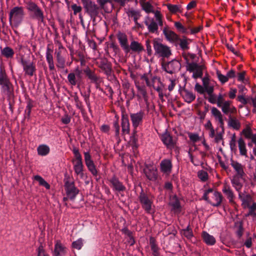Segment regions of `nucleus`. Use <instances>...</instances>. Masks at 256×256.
I'll use <instances>...</instances> for the list:
<instances>
[{
	"instance_id": "1",
	"label": "nucleus",
	"mask_w": 256,
	"mask_h": 256,
	"mask_svg": "<svg viewBox=\"0 0 256 256\" xmlns=\"http://www.w3.org/2000/svg\"><path fill=\"white\" fill-rule=\"evenodd\" d=\"M0 86L2 92L6 94L10 98L14 95V86L2 65L0 66Z\"/></svg>"
},
{
	"instance_id": "2",
	"label": "nucleus",
	"mask_w": 256,
	"mask_h": 256,
	"mask_svg": "<svg viewBox=\"0 0 256 256\" xmlns=\"http://www.w3.org/2000/svg\"><path fill=\"white\" fill-rule=\"evenodd\" d=\"M26 8L29 12L30 18L36 20L39 24H45L44 13L38 4L32 1L26 2Z\"/></svg>"
},
{
	"instance_id": "3",
	"label": "nucleus",
	"mask_w": 256,
	"mask_h": 256,
	"mask_svg": "<svg viewBox=\"0 0 256 256\" xmlns=\"http://www.w3.org/2000/svg\"><path fill=\"white\" fill-rule=\"evenodd\" d=\"M25 15L24 8L21 6H16L10 9L9 12V22L12 27H18L24 20Z\"/></svg>"
},
{
	"instance_id": "4",
	"label": "nucleus",
	"mask_w": 256,
	"mask_h": 256,
	"mask_svg": "<svg viewBox=\"0 0 256 256\" xmlns=\"http://www.w3.org/2000/svg\"><path fill=\"white\" fill-rule=\"evenodd\" d=\"M86 13L90 18L93 22L98 16L100 8L94 2L91 0H81Z\"/></svg>"
},
{
	"instance_id": "5",
	"label": "nucleus",
	"mask_w": 256,
	"mask_h": 256,
	"mask_svg": "<svg viewBox=\"0 0 256 256\" xmlns=\"http://www.w3.org/2000/svg\"><path fill=\"white\" fill-rule=\"evenodd\" d=\"M64 187L66 196L70 200H74L79 193L80 190L75 186L74 181L70 182V178L67 172L64 174Z\"/></svg>"
},
{
	"instance_id": "6",
	"label": "nucleus",
	"mask_w": 256,
	"mask_h": 256,
	"mask_svg": "<svg viewBox=\"0 0 256 256\" xmlns=\"http://www.w3.org/2000/svg\"><path fill=\"white\" fill-rule=\"evenodd\" d=\"M138 198L142 208L146 213L150 214L153 204L154 196L150 193L144 192L143 189H142Z\"/></svg>"
},
{
	"instance_id": "7",
	"label": "nucleus",
	"mask_w": 256,
	"mask_h": 256,
	"mask_svg": "<svg viewBox=\"0 0 256 256\" xmlns=\"http://www.w3.org/2000/svg\"><path fill=\"white\" fill-rule=\"evenodd\" d=\"M152 43L155 51V55L163 58H168L172 55L170 48L159 42L156 38L154 39Z\"/></svg>"
},
{
	"instance_id": "8",
	"label": "nucleus",
	"mask_w": 256,
	"mask_h": 256,
	"mask_svg": "<svg viewBox=\"0 0 256 256\" xmlns=\"http://www.w3.org/2000/svg\"><path fill=\"white\" fill-rule=\"evenodd\" d=\"M20 62L23 67L24 75L30 76H33L36 70L34 63L24 59L23 56L20 58Z\"/></svg>"
},
{
	"instance_id": "9",
	"label": "nucleus",
	"mask_w": 256,
	"mask_h": 256,
	"mask_svg": "<svg viewBox=\"0 0 256 256\" xmlns=\"http://www.w3.org/2000/svg\"><path fill=\"white\" fill-rule=\"evenodd\" d=\"M162 66L167 73L172 74L180 70L181 64L178 60L174 59L167 62H162Z\"/></svg>"
},
{
	"instance_id": "10",
	"label": "nucleus",
	"mask_w": 256,
	"mask_h": 256,
	"mask_svg": "<svg viewBox=\"0 0 256 256\" xmlns=\"http://www.w3.org/2000/svg\"><path fill=\"white\" fill-rule=\"evenodd\" d=\"M144 172L150 180L155 181L158 178L157 169L151 164H145Z\"/></svg>"
},
{
	"instance_id": "11",
	"label": "nucleus",
	"mask_w": 256,
	"mask_h": 256,
	"mask_svg": "<svg viewBox=\"0 0 256 256\" xmlns=\"http://www.w3.org/2000/svg\"><path fill=\"white\" fill-rule=\"evenodd\" d=\"M108 180L110 184V186L114 191L123 192L126 190V186L116 176L114 175Z\"/></svg>"
},
{
	"instance_id": "12",
	"label": "nucleus",
	"mask_w": 256,
	"mask_h": 256,
	"mask_svg": "<svg viewBox=\"0 0 256 256\" xmlns=\"http://www.w3.org/2000/svg\"><path fill=\"white\" fill-rule=\"evenodd\" d=\"M178 92L184 102L190 104L196 98V95L192 92L186 88V86H180Z\"/></svg>"
},
{
	"instance_id": "13",
	"label": "nucleus",
	"mask_w": 256,
	"mask_h": 256,
	"mask_svg": "<svg viewBox=\"0 0 256 256\" xmlns=\"http://www.w3.org/2000/svg\"><path fill=\"white\" fill-rule=\"evenodd\" d=\"M84 161L88 170L94 176H97L98 172L96 168V165L92 159L91 156L89 152H84Z\"/></svg>"
},
{
	"instance_id": "14",
	"label": "nucleus",
	"mask_w": 256,
	"mask_h": 256,
	"mask_svg": "<svg viewBox=\"0 0 256 256\" xmlns=\"http://www.w3.org/2000/svg\"><path fill=\"white\" fill-rule=\"evenodd\" d=\"M145 114L144 111L140 110L136 113L130 114V118L134 128L138 127L142 124Z\"/></svg>"
},
{
	"instance_id": "15",
	"label": "nucleus",
	"mask_w": 256,
	"mask_h": 256,
	"mask_svg": "<svg viewBox=\"0 0 256 256\" xmlns=\"http://www.w3.org/2000/svg\"><path fill=\"white\" fill-rule=\"evenodd\" d=\"M98 67L103 71L107 76L112 74V64L106 58H103L98 63Z\"/></svg>"
},
{
	"instance_id": "16",
	"label": "nucleus",
	"mask_w": 256,
	"mask_h": 256,
	"mask_svg": "<svg viewBox=\"0 0 256 256\" xmlns=\"http://www.w3.org/2000/svg\"><path fill=\"white\" fill-rule=\"evenodd\" d=\"M116 38L120 43V44L124 50V52H126V50H128V36L126 34L120 32H118L116 34Z\"/></svg>"
},
{
	"instance_id": "17",
	"label": "nucleus",
	"mask_w": 256,
	"mask_h": 256,
	"mask_svg": "<svg viewBox=\"0 0 256 256\" xmlns=\"http://www.w3.org/2000/svg\"><path fill=\"white\" fill-rule=\"evenodd\" d=\"M161 140L168 148H174L176 145V142L173 140L172 136L167 132L162 135Z\"/></svg>"
},
{
	"instance_id": "18",
	"label": "nucleus",
	"mask_w": 256,
	"mask_h": 256,
	"mask_svg": "<svg viewBox=\"0 0 256 256\" xmlns=\"http://www.w3.org/2000/svg\"><path fill=\"white\" fill-rule=\"evenodd\" d=\"M130 50L134 52L140 54L144 50V48L142 45L136 40H132L130 45L128 46V50H126V54H128L130 52Z\"/></svg>"
},
{
	"instance_id": "19",
	"label": "nucleus",
	"mask_w": 256,
	"mask_h": 256,
	"mask_svg": "<svg viewBox=\"0 0 256 256\" xmlns=\"http://www.w3.org/2000/svg\"><path fill=\"white\" fill-rule=\"evenodd\" d=\"M67 251V248L64 246L60 240H56L54 244V248L53 251L54 256H64Z\"/></svg>"
},
{
	"instance_id": "20",
	"label": "nucleus",
	"mask_w": 256,
	"mask_h": 256,
	"mask_svg": "<svg viewBox=\"0 0 256 256\" xmlns=\"http://www.w3.org/2000/svg\"><path fill=\"white\" fill-rule=\"evenodd\" d=\"M223 196L220 192L215 191L213 194L212 200H210V204L214 206H218L220 205Z\"/></svg>"
},
{
	"instance_id": "21",
	"label": "nucleus",
	"mask_w": 256,
	"mask_h": 256,
	"mask_svg": "<svg viewBox=\"0 0 256 256\" xmlns=\"http://www.w3.org/2000/svg\"><path fill=\"white\" fill-rule=\"evenodd\" d=\"M163 33L166 40L170 42H176L178 40L179 36L174 32L168 30L166 28H164Z\"/></svg>"
},
{
	"instance_id": "22",
	"label": "nucleus",
	"mask_w": 256,
	"mask_h": 256,
	"mask_svg": "<svg viewBox=\"0 0 256 256\" xmlns=\"http://www.w3.org/2000/svg\"><path fill=\"white\" fill-rule=\"evenodd\" d=\"M121 125L122 134H128L130 132V128L128 117L127 114L122 115Z\"/></svg>"
},
{
	"instance_id": "23",
	"label": "nucleus",
	"mask_w": 256,
	"mask_h": 256,
	"mask_svg": "<svg viewBox=\"0 0 256 256\" xmlns=\"http://www.w3.org/2000/svg\"><path fill=\"white\" fill-rule=\"evenodd\" d=\"M145 24L148 26V31L151 33H155L157 32L158 30V26L153 18L150 19L148 17H146L144 20Z\"/></svg>"
},
{
	"instance_id": "24",
	"label": "nucleus",
	"mask_w": 256,
	"mask_h": 256,
	"mask_svg": "<svg viewBox=\"0 0 256 256\" xmlns=\"http://www.w3.org/2000/svg\"><path fill=\"white\" fill-rule=\"evenodd\" d=\"M84 72L92 83L96 82L101 78L100 76H98L95 72L91 70L88 67L84 69Z\"/></svg>"
},
{
	"instance_id": "25",
	"label": "nucleus",
	"mask_w": 256,
	"mask_h": 256,
	"mask_svg": "<svg viewBox=\"0 0 256 256\" xmlns=\"http://www.w3.org/2000/svg\"><path fill=\"white\" fill-rule=\"evenodd\" d=\"M231 165L236 172V174L242 178L244 174L242 166L236 161L231 160Z\"/></svg>"
},
{
	"instance_id": "26",
	"label": "nucleus",
	"mask_w": 256,
	"mask_h": 256,
	"mask_svg": "<svg viewBox=\"0 0 256 256\" xmlns=\"http://www.w3.org/2000/svg\"><path fill=\"white\" fill-rule=\"evenodd\" d=\"M202 236L204 242L206 244L213 246L216 244V240L215 238L212 236L210 235L206 232H202Z\"/></svg>"
},
{
	"instance_id": "27",
	"label": "nucleus",
	"mask_w": 256,
	"mask_h": 256,
	"mask_svg": "<svg viewBox=\"0 0 256 256\" xmlns=\"http://www.w3.org/2000/svg\"><path fill=\"white\" fill-rule=\"evenodd\" d=\"M212 114L216 118H218L220 124V126L222 128V133H224V120L222 118V115L220 112L216 108L213 107L212 108Z\"/></svg>"
},
{
	"instance_id": "28",
	"label": "nucleus",
	"mask_w": 256,
	"mask_h": 256,
	"mask_svg": "<svg viewBox=\"0 0 256 256\" xmlns=\"http://www.w3.org/2000/svg\"><path fill=\"white\" fill-rule=\"evenodd\" d=\"M0 52L2 55L8 59L12 58L14 54V50L10 46H6L3 48L0 47Z\"/></svg>"
},
{
	"instance_id": "29",
	"label": "nucleus",
	"mask_w": 256,
	"mask_h": 256,
	"mask_svg": "<svg viewBox=\"0 0 256 256\" xmlns=\"http://www.w3.org/2000/svg\"><path fill=\"white\" fill-rule=\"evenodd\" d=\"M150 246L151 250L154 256H160V253L159 252L160 248L156 244V240L154 238L151 236L150 238Z\"/></svg>"
},
{
	"instance_id": "30",
	"label": "nucleus",
	"mask_w": 256,
	"mask_h": 256,
	"mask_svg": "<svg viewBox=\"0 0 256 256\" xmlns=\"http://www.w3.org/2000/svg\"><path fill=\"white\" fill-rule=\"evenodd\" d=\"M169 205L172 207V210L180 212L182 208L180 203L176 195L172 197V201L169 203Z\"/></svg>"
},
{
	"instance_id": "31",
	"label": "nucleus",
	"mask_w": 256,
	"mask_h": 256,
	"mask_svg": "<svg viewBox=\"0 0 256 256\" xmlns=\"http://www.w3.org/2000/svg\"><path fill=\"white\" fill-rule=\"evenodd\" d=\"M34 107V101L30 98L26 100V106L24 110V118L30 119L32 108Z\"/></svg>"
},
{
	"instance_id": "32",
	"label": "nucleus",
	"mask_w": 256,
	"mask_h": 256,
	"mask_svg": "<svg viewBox=\"0 0 256 256\" xmlns=\"http://www.w3.org/2000/svg\"><path fill=\"white\" fill-rule=\"evenodd\" d=\"M222 192L227 196L230 202H233L232 200L234 198V194L229 185L226 183L224 184Z\"/></svg>"
},
{
	"instance_id": "33",
	"label": "nucleus",
	"mask_w": 256,
	"mask_h": 256,
	"mask_svg": "<svg viewBox=\"0 0 256 256\" xmlns=\"http://www.w3.org/2000/svg\"><path fill=\"white\" fill-rule=\"evenodd\" d=\"M160 168L162 171L164 172H170L172 168L171 161L167 159L162 160L160 163Z\"/></svg>"
},
{
	"instance_id": "34",
	"label": "nucleus",
	"mask_w": 256,
	"mask_h": 256,
	"mask_svg": "<svg viewBox=\"0 0 256 256\" xmlns=\"http://www.w3.org/2000/svg\"><path fill=\"white\" fill-rule=\"evenodd\" d=\"M56 66L60 68H64L65 67L66 60L61 55L60 52H56Z\"/></svg>"
},
{
	"instance_id": "35",
	"label": "nucleus",
	"mask_w": 256,
	"mask_h": 256,
	"mask_svg": "<svg viewBox=\"0 0 256 256\" xmlns=\"http://www.w3.org/2000/svg\"><path fill=\"white\" fill-rule=\"evenodd\" d=\"M183 56L184 57V59L186 60V70L189 71L190 72H194L198 68L200 67L199 64L196 62H189L188 60L186 55V54H182Z\"/></svg>"
},
{
	"instance_id": "36",
	"label": "nucleus",
	"mask_w": 256,
	"mask_h": 256,
	"mask_svg": "<svg viewBox=\"0 0 256 256\" xmlns=\"http://www.w3.org/2000/svg\"><path fill=\"white\" fill-rule=\"evenodd\" d=\"M238 148L240 150V154L242 156L248 157L247 150L246 147V144L242 138H240L238 140Z\"/></svg>"
},
{
	"instance_id": "37",
	"label": "nucleus",
	"mask_w": 256,
	"mask_h": 256,
	"mask_svg": "<svg viewBox=\"0 0 256 256\" xmlns=\"http://www.w3.org/2000/svg\"><path fill=\"white\" fill-rule=\"evenodd\" d=\"M128 16L129 17L130 16L134 17V22L136 25V28H144V26L140 24L138 22H137V20H138V17L140 16V15L139 14V13L138 12L134 10H130L129 11V12L128 13Z\"/></svg>"
},
{
	"instance_id": "38",
	"label": "nucleus",
	"mask_w": 256,
	"mask_h": 256,
	"mask_svg": "<svg viewBox=\"0 0 256 256\" xmlns=\"http://www.w3.org/2000/svg\"><path fill=\"white\" fill-rule=\"evenodd\" d=\"M37 151L38 155L44 156L50 152V149L48 146L46 144H42L38 146Z\"/></svg>"
},
{
	"instance_id": "39",
	"label": "nucleus",
	"mask_w": 256,
	"mask_h": 256,
	"mask_svg": "<svg viewBox=\"0 0 256 256\" xmlns=\"http://www.w3.org/2000/svg\"><path fill=\"white\" fill-rule=\"evenodd\" d=\"M228 126L234 129L238 130L240 128V124L236 118H232L231 116H229Z\"/></svg>"
},
{
	"instance_id": "40",
	"label": "nucleus",
	"mask_w": 256,
	"mask_h": 256,
	"mask_svg": "<svg viewBox=\"0 0 256 256\" xmlns=\"http://www.w3.org/2000/svg\"><path fill=\"white\" fill-rule=\"evenodd\" d=\"M188 40L190 41V40L188 39L185 36H182V38H179L178 40L180 42L179 46L183 50L189 49Z\"/></svg>"
},
{
	"instance_id": "41",
	"label": "nucleus",
	"mask_w": 256,
	"mask_h": 256,
	"mask_svg": "<svg viewBox=\"0 0 256 256\" xmlns=\"http://www.w3.org/2000/svg\"><path fill=\"white\" fill-rule=\"evenodd\" d=\"M200 66L193 72L192 78L195 79L201 78L202 76L203 70L206 68V66L204 64H201Z\"/></svg>"
},
{
	"instance_id": "42",
	"label": "nucleus",
	"mask_w": 256,
	"mask_h": 256,
	"mask_svg": "<svg viewBox=\"0 0 256 256\" xmlns=\"http://www.w3.org/2000/svg\"><path fill=\"white\" fill-rule=\"evenodd\" d=\"M214 89L208 90V91L206 92L208 94V102L212 104H216V96L214 94ZM204 98L206 99L207 98L204 96Z\"/></svg>"
},
{
	"instance_id": "43",
	"label": "nucleus",
	"mask_w": 256,
	"mask_h": 256,
	"mask_svg": "<svg viewBox=\"0 0 256 256\" xmlns=\"http://www.w3.org/2000/svg\"><path fill=\"white\" fill-rule=\"evenodd\" d=\"M136 87L138 92L142 95L144 100L146 102L148 100V96L146 86H144L136 85Z\"/></svg>"
},
{
	"instance_id": "44",
	"label": "nucleus",
	"mask_w": 256,
	"mask_h": 256,
	"mask_svg": "<svg viewBox=\"0 0 256 256\" xmlns=\"http://www.w3.org/2000/svg\"><path fill=\"white\" fill-rule=\"evenodd\" d=\"M166 6L168 10L172 14H175L177 12H182V11L180 10V6L170 4H168Z\"/></svg>"
},
{
	"instance_id": "45",
	"label": "nucleus",
	"mask_w": 256,
	"mask_h": 256,
	"mask_svg": "<svg viewBox=\"0 0 256 256\" xmlns=\"http://www.w3.org/2000/svg\"><path fill=\"white\" fill-rule=\"evenodd\" d=\"M34 179L39 182L40 185L44 186L47 190L50 188V185L41 176L38 175L35 176Z\"/></svg>"
},
{
	"instance_id": "46",
	"label": "nucleus",
	"mask_w": 256,
	"mask_h": 256,
	"mask_svg": "<svg viewBox=\"0 0 256 256\" xmlns=\"http://www.w3.org/2000/svg\"><path fill=\"white\" fill-rule=\"evenodd\" d=\"M76 75L74 72H70L68 76V80L70 84L72 86H74L76 84L78 85V82L76 80Z\"/></svg>"
},
{
	"instance_id": "47",
	"label": "nucleus",
	"mask_w": 256,
	"mask_h": 256,
	"mask_svg": "<svg viewBox=\"0 0 256 256\" xmlns=\"http://www.w3.org/2000/svg\"><path fill=\"white\" fill-rule=\"evenodd\" d=\"M182 234L188 239H190L194 236L192 230L188 224L186 228L182 230Z\"/></svg>"
},
{
	"instance_id": "48",
	"label": "nucleus",
	"mask_w": 256,
	"mask_h": 256,
	"mask_svg": "<svg viewBox=\"0 0 256 256\" xmlns=\"http://www.w3.org/2000/svg\"><path fill=\"white\" fill-rule=\"evenodd\" d=\"M174 26L177 30L182 34H187V28L184 26L180 22H174Z\"/></svg>"
},
{
	"instance_id": "49",
	"label": "nucleus",
	"mask_w": 256,
	"mask_h": 256,
	"mask_svg": "<svg viewBox=\"0 0 256 256\" xmlns=\"http://www.w3.org/2000/svg\"><path fill=\"white\" fill-rule=\"evenodd\" d=\"M122 232L126 235H127L130 240H132V243L130 244V246H132L135 243L134 238L132 236V232L128 230L127 227H124L121 230Z\"/></svg>"
},
{
	"instance_id": "50",
	"label": "nucleus",
	"mask_w": 256,
	"mask_h": 256,
	"mask_svg": "<svg viewBox=\"0 0 256 256\" xmlns=\"http://www.w3.org/2000/svg\"><path fill=\"white\" fill-rule=\"evenodd\" d=\"M83 246V240L80 238L78 240L74 241L72 244V246L74 248L80 250Z\"/></svg>"
},
{
	"instance_id": "51",
	"label": "nucleus",
	"mask_w": 256,
	"mask_h": 256,
	"mask_svg": "<svg viewBox=\"0 0 256 256\" xmlns=\"http://www.w3.org/2000/svg\"><path fill=\"white\" fill-rule=\"evenodd\" d=\"M202 84L206 89V92L208 91V90L214 89V87L212 86H210V79L208 77H204L202 79Z\"/></svg>"
},
{
	"instance_id": "52",
	"label": "nucleus",
	"mask_w": 256,
	"mask_h": 256,
	"mask_svg": "<svg viewBox=\"0 0 256 256\" xmlns=\"http://www.w3.org/2000/svg\"><path fill=\"white\" fill-rule=\"evenodd\" d=\"M72 152L76 158V162H82V156L79 152L78 148L76 147L74 148Z\"/></svg>"
},
{
	"instance_id": "53",
	"label": "nucleus",
	"mask_w": 256,
	"mask_h": 256,
	"mask_svg": "<svg viewBox=\"0 0 256 256\" xmlns=\"http://www.w3.org/2000/svg\"><path fill=\"white\" fill-rule=\"evenodd\" d=\"M74 169L75 173H80L81 171H84V165L82 162H76L74 166Z\"/></svg>"
},
{
	"instance_id": "54",
	"label": "nucleus",
	"mask_w": 256,
	"mask_h": 256,
	"mask_svg": "<svg viewBox=\"0 0 256 256\" xmlns=\"http://www.w3.org/2000/svg\"><path fill=\"white\" fill-rule=\"evenodd\" d=\"M242 133L244 136L245 138L248 139L250 138L254 134L250 126H247L246 128L244 129L242 131Z\"/></svg>"
},
{
	"instance_id": "55",
	"label": "nucleus",
	"mask_w": 256,
	"mask_h": 256,
	"mask_svg": "<svg viewBox=\"0 0 256 256\" xmlns=\"http://www.w3.org/2000/svg\"><path fill=\"white\" fill-rule=\"evenodd\" d=\"M198 177L202 182H205L208 180V174L206 172L202 170L198 172Z\"/></svg>"
},
{
	"instance_id": "56",
	"label": "nucleus",
	"mask_w": 256,
	"mask_h": 256,
	"mask_svg": "<svg viewBox=\"0 0 256 256\" xmlns=\"http://www.w3.org/2000/svg\"><path fill=\"white\" fill-rule=\"evenodd\" d=\"M230 101H225L222 104V112L226 114L230 112Z\"/></svg>"
},
{
	"instance_id": "57",
	"label": "nucleus",
	"mask_w": 256,
	"mask_h": 256,
	"mask_svg": "<svg viewBox=\"0 0 256 256\" xmlns=\"http://www.w3.org/2000/svg\"><path fill=\"white\" fill-rule=\"evenodd\" d=\"M36 251L38 252V256H49L45 250L42 244H40L37 248Z\"/></svg>"
},
{
	"instance_id": "58",
	"label": "nucleus",
	"mask_w": 256,
	"mask_h": 256,
	"mask_svg": "<svg viewBox=\"0 0 256 256\" xmlns=\"http://www.w3.org/2000/svg\"><path fill=\"white\" fill-rule=\"evenodd\" d=\"M113 128H114V132H115V137L116 138H119L120 130V127L119 126L118 120H116L114 122Z\"/></svg>"
},
{
	"instance_id": "59",
	"label": "nucleus",
	"mask_w": 256,
	"mask_h": 256,
	"mask_svg": "<svg viewBox=\"0 0 256 256\" xmlns=\"http://www.w3.org/2000/svg\"><path fill=\"white\" fill-rule=\"evenodd\" d=\"M194 90L200 94H204L206 92V89L204 86H201L198 83H196L195 84Z\"/></svg>"
},
{
	"instance_id": "60",
	"label": "nucleus",
	"mask_w": 256,
	"mask_h": 256,
	"mask_svg": "<svg viewBox=\"0 0 256 256\" xmlns=\"http://www.w3.org/2000/svg\"><path fill=\"white\" fill-rule=\"evenodd\" d=\"M151 43L152 41L150 39H148L146 41V50L148 56H151L152 54Z\"/></svg>"
},
{
	"instance_id": "61",
	"label": "nucleus",
	"mask_w": 256,
	"mask_h": 256,
	"mask_svg": "<svg viewBox=\"0 0 256 256\" xmlns=\"http://www.w3.org/2000/svg\"><path fill=\"white\" fill-rule=\"evenodd\" d=\"M216 74L219 80L222 84H224L228 81V79L227 76H224L222 74L219 70H217Z\"/></svg>"
},
{
	"instance_id": "62",
	"label": "nucleus",
	"mask_w": 256,
	"mask_h": 256,
	"mask_svg": "<svg viewBox=\"0 0 256 256\" xmlns=\"http://www.w3.org/2000/svg\"><path fill=\"white\" fill-rule=\"evenodd\" d=\"M74 74L76 75V78L78 82V86H79L82 80V70L77 68L74 70Z\"/></svg>"
},
{
	"instance_id": "63",
	"label": "nucleus",
	"mask_w": 256,
	"mask_h": 256,
	"mask_svg": "<svg viewBox=\"0 0 256 256\" xmlns=\"http://www.w3.org/2000/svg\"><path fill=\"white\" fill-rule=\"evenodd\" d=\"M142 6L143 10L146 12L149 13L150 12H153L152 6L150 2H146L144 3Z\"/></svg>"
},
{
	"instance_id": "64",
	"label": "nucleus",
	"mask_w": 256,
	"mask_h": 256,
	"mask_svg": "<svg viewBox=\"0 0 256 256\" xmlns=\"http://www.w3.org/2000/svg\"><path fill=\"white\" fill-rule=\"evenodd\" d=\"M188 137L191 141L193 142H196L200 140V136L198 134L194 133H189L188 134Z\"/></svg>"
}]
</instances>
